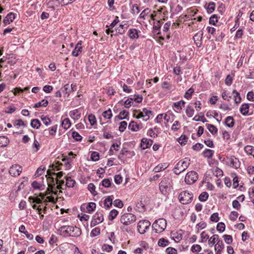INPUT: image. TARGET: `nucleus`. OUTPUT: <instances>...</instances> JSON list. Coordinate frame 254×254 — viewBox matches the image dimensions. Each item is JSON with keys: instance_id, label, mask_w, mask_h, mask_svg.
I'll return each mask as SVG.
<instances>
[{"instance_id": "f257e3e1", "label": "nucleus", "mask_w": 254, "mask_h": 254, "mask_svg": "<svg viewBox=\"0 0 254 254\" xmlns=\"http://www.w3.org/2000/svg\"><path fill=\"white\" fill-rule=\"evenodd\" d=\"M58 231L60 235L64 237H78L81 234V229L76 226H63L59 229Z\"/></svg>"}, {"instance_id": "f03ea898", "label": "nucleus", "mask_w": 254, "mask_h": 254, "mask_svg": "<svg viewBox=\"0 0 254 254\" xmlns=\"http://www.w3.org/2000/svg\"><path fill=\"white\" fill-rule=\"evenodd\" d=\"M171 180L168 177H164L159 184V190L161 193L164 195H167L169 194L171 191Z\"/></svg>"}, {"instance_id": "7ed1b4c3", "label": "nucleus", "mask_w": 254, "mask_h": 254, "mask_svg": "<svg viewBox=\"0 0 254 254\" xmlns=\"http://www.w3.org/2000/svg\"><path fill=\"white\" fill-rule=\"evenodd\" d=\"M167 221L164 218H159L155 220L152 224V228L155 233L163 232L166 228Z\"/></svg>"}, {"instance_id": "20e7f679", "label": "nucleus", "mask_w": 254, "mask_h": 254, "mask_svg": "<svg viewBox=\"0 0 254 254\" xmlns=\"http://www.w3.org/2000/svg\"><path fill=\"white\" fill-rule=\"evenodd\" d=\"M179 199L180 202L183 204L190 203L193 199V194L188 190L181 192L179 195Z\"/></svg>"}, {"instance_id": "39448f33", "label": "nucleus", "mask_w": 254, "mask_h": 254, "mask_svg": "<svg viewBox=\"0 0 254 254\" xmlns=\"http://www.w3.org/2000/svg\"><path fill=\"white\" fill-rule=\"evenodd\" d=\"M136 220L135 215L130 213H126L122 215L120 218L121 222L125 225H129L134 222Z\"/></svg>"}, {"instance_id": "423d86ee", "label": "nucleus", "mask_w": 254, "mask_h": 254, "mask_svg": "<svg viewBox=\"0 0 254 254\" xmlns=\"http://www.w3.org/2000/svg\"><path fill=\"white\" fill-rule=\"evenodd\" d=\"M198 179V174L194 171L188 172L185 177V181L188 185L194 183Z\"/></svg>"}, {"instance_id": "0eeeda50", "label": "nucleus", "mask_w": 254, "mask_h": 254, "mask_svg": "<svg viewBox=\"0 0 254 254\" xmlns=\"http://www.w3.org/2000/svg\"><path fill=\"white\" fill-rule=\"evenodd\" d=\"M150 222L147 220H141L137 224V230L141 234H143L149 228Z\"/></svg>"}, {"instance_id": "6e6552de", "label": "nucleus", "mask_w": 254, "mask_h": 254, "mask_svg": "<svg viewBox=\"0 0 254 254\" xmlns=\"http://www.w3.org/2000/svg\"><path fill=\"white\" fill-rule=\"evenodd\" d=\"M22 167L19 165H12L9 170V173L12 176L16 177L20 175L22 172Z\"/></svg>"}, {"instance_id": "1a4fd4ad", "label": "nucleus", "mask_w": 254, "mask_h": 254, "mask_svg": "<svg viewBox=\"0 0 254 254\" xmlns=\"http://www.w3.org/2000/svg\"><path fill=\"white\" fill-rule=\"evenodd\" d=\"M190 163L189 162L181 160L176 165V169L180 170L181 172H184L185 171L189 166Z\"/></svg>"}, {"instance_id": "9d476101", "label": "nucleus", "mask_w": 254, "mask_h": 254, "mask_svg": "<svg viewBox=\"0 0 254 254\" xmlns=\"http://www.w3.org/2000/svg\"><path fill=\"white\" fill-rule=\"evenodd\" d=\"M153 141L151 139L143 138L140 143V147L143 150L149 148L152 144Z\"/></svg>"}, {"instance_id": "9b49d317", "label": "nucleus", "mask_w": 254, "mask_h": 254, "mask_svg": "<svg viewBox=\"0 0 254 254\" xmlns=\"http://www.w3.org/2000/svg\"><path fill=\"white\" fill-rule=\"evenodd\" d=\"M128 128L133 131H136L143 128L141 123L137 124L135 121H131L128 126Z\"/></svg>"}, {"instance_id": "f8f14e48", "label": "nucleus", "mask_w": 254, "mask_h": 254, "mask_svg": "<svg viewBox=\"0 0 254 254\" xmlns=\"http://www.w3.org/2000/svg\"><path fill=\"white\" fill-rule=\"evenodd\" d=\"M230 163L229 165L235 169H238L240 167V162L239 159L234 156H231L229 158Z\"/></svg>"}, {"instance_id": "ddd939ff", "label": "nucleus", "mask_w": 254, "mask_h": 254, "mask_svg": "<svg viewBox=\"0 0 254 254\" xmlns=\"http://www.w3.org/2000/svg\"><path fill=\"white\" fill-rule=\"evenodd\" d=\"M140 31L138 30L135 28H131L129 30L128 35L131 39H137L139 37L138 33Z\"/></svg>"}, {"instance_id": "4468645a", "label": "nucleus", "mask_w": 254, "mask_h": 254, "mask_svg": "<svg viewBox=\"0 0 254 254\" xmlns=\"http://www.w3.org/2000/svg\"><path fill=\"white\" fill-rule=\"evenodd\" d=\"M15 18V14L13 12H10L5 17L3 22L5 25L9 24L13 22Z\"/></svg>"}, {"instance_id": "2eb2a0df", "label": "nucleus", "mask_w": 254, "mask_h": 254, "mask_svg": "<svg viewBox=\"0 0 254 254\" xmlns=\"http://www.w3.org/2000/svg\"><path fill=\"white\" fill-rule=\"evenodd\" d=\"M81 41H79L76 45L74 50L72 52V55L73 57H77L79 55V53H81L82 49V47L81 46Z\"/></svg>"}, {"instance_id": "dca6fc26", "label": "nucleus", "mask_w": 254, "mask_h": 254, "mask_svg": "<svg viewBox=\"0 0 254 254\" xmlns=\"http://www.w3.org/2000/svg\"><path fill=\"white\" fill-rule=\"evenodd\" d=\"M249 105L248 104H243L240 109L241 113L244 116L248 115L249 111Z\"/></svg>"}, {"instance_id": "f3484780", "label": "nucleus", "mask_w": 254, "mask_h": 254, "mask_svg": "<svg viewBox=\"0 0 254 254\" xmlns=\"http://www.w3.org/2000/svg\"><path fill=\"white\" fill-rule=\"evenodd\" d=\"M113 195L108 196L104 200V204L107 209L111 207L113 204Z\"/></svg>"}, {"instance_id": "a211bd4d", "label": "nucleus", "mask_w": 254, "mask_h": 254, "mask_svg": "<svg viewBox=\"0 0 254 254\" xmlns=\"http://www.w3.org/2000/svg\"><path fill=\"white\" fill-rule=\"evenodd\" d=\"M9 142V140L6 136H0V147L6 146Z\"/></svg>"}, {"instance_id": "6ab92c4d", "label": "nucleus", "mask_w": 254, "mask_h": 254, "mask_svg": "<svg viewBox=\"0 0 254 254\" xmlns=\"http://www.w3.org/2000/svg\"><path fill=\"white\" fill-rule=\"evenodd\" d=\"M93 219L100 223L104 220L103 214L102 212H97L93 216Z\"/></svg>"}, {"instance_id": "aec40b11", "label": "nucleus", "mask_w": 254, "mask_h": 254, "mask_svg": "<svg viewBox=\"0 0 254 254\" xmlns=\"http://www.w3.org/2000/svg\"><path fill=\"white\" fill-rule=\"evenodd\" d=\"M161 27V23L159 20L156 21V22H154L153 31H154V32H158V33L157 34L158 35H159L161 34V32H160Z\"/></svg>"}, {"instance_id": "412c9836", "label": "nucleus", "mask_w": 254, "mask_h": 254, "mask_svg": "<svg viewBox=\"0 0 254 254\" xmlns=\"http://www.w3.org/2000/svg\"><path fill=\"white\" fill-rule=\"evenodd\" d=\"M49 102L48 100L43 99L41 101L36 103L34 104L33 107L35 108H39L41 107H46L48 106Z\"/></svg>"}, {"instance_id": "4be33fe9", "label": "nucleus", "mask_w": 254, "mask_h": 254, "mask_svg": "<svg viewBox=\"0 0 254 254\" xmlns=\"http://www.w3.org/2000/svg\"><path fill=\"white\" fill-rule=\"evenodd\" d=\"M225 123L226 126L229 127H232L234 125V120L232 117L229 116L225 119Z\"/></svg>"}, {"instance_id": "5701e85b", "label": "nucleus", "mask_w": 254, "mask_h": 254, "mask_svg": "<svg viewBox=\"0 0 254 254\" xmlns=\"http://www.w3.org/2000/svg\"><path fill=\"white\" fill-rule=\"evenodd\" d=\"M194 113V110L193 107L190 105H188L186 109V113L187 116L189 118L192 117Z\"/></svg>"}, {"instance_id": "b1692460", "label": "nucleus", "mask_w": 254, "mask_h": 254, "mask_svg": "<svg viewBox=\"0 0 254 254\" xmlns=\"http://www.w3.org/2000/svg\"><path fill=\"white\" fill-rule=\"evenodd\" d=\"M205 6L207 12L208 13H211L215 10V3L214 2H210L207 4V5H206Z\"/></svg>"}, {"instance_id": "393cba45", "label": "nucleus", "mask_w": 254, "mask_h": 254, "mask_svg": "<svg viewBox=\"0 0 254 254\" xmlns=\"http://www.w3.org/2000/svg\"><path fill=\"white\" fill-rule=\"evenodd\" d=\"M31 126L34 128L38 129L40 128L41 124L38 119H33L31 121Z\"/></svg>"}, {"instance_id": "a878e982", "label": "nucleus", "mask_w": 254, "mask_h": 254, "mask_svg": "<svg viewBox=\"0 0 254 254\" xmlns=\"http://www.w3.org/2000/svg\"><path fill=\"white\" fill-rule=\"evenodd\" d=\"M213 154L214 151L209 149H205L202 152L203 156L208 158H211Z\"/></svg>"}, {"instance_id": "bb28decb", "label": "nucleus", "mask_w": 254, "mask_h": 254, "mask_svg": "<svg viewBox=\"0 0 254 254\" xmlns=\"http://www.w3.org/2000/svg\"><path fill=\"white\" fill-rule=\"evenodd\" d=\"M206 126L210 132L213 135L216 134L217 133L218 129L214 125L207 124Z\"/></svg>"}, {"instance_id": "cd10ccee", "label": "nucleus", "mask_w": 254, "mask_h": 254, "mask_svg": "<svg viewBox=\"0 0 254 254\" xmlns=\"http://www.w3.org/2000/svg\"><path fill=\"white\" fill-rule=\"evenodd\" d=\"M188 140V137L186 135H182L178 139L179 143L182 145H185L186 144Z\"/></svg>"}, {"instance_id": "c85d7f7f", "label": "nucleus", "mask_w": 254, "mask_h": 254, "mask_svg": "<svg viewBox=\"0 0 254 254\" xmlns=\"http://www.w3.org/2000/svg\"><path fill=\"white\" fill-rule=\"evenodd\" d=\"M194 92V89L192 88H190L185 92L184 97L188 100H190L191 98L192 95Z\"/></svg>"}, {"instance_id": "c756f323", "label": "nucleus", "mask_w": 254, "mask_h": 254, "mask_svg": "<svg viewBox=\"0 0 254 254\" xmlns=\"http://www.w3.org/2000/svg\"><path fill=\"white\" fill-rule=\"evenodd\" d=\"M232 94H234V100L235 103H239L241 101V97L240 96V93L236 90H234L232 92Z\"/></svg>"}, {"instance_id": "7c9ffc66", "label": "nucleus", "mask_w": 254, "mask_h": 254, "mask_svg": "<svg viewBox=\"0 0 254 254\" xmlns=\"http://www.w3.org/2000/svg\"><path fill=\"white\" fill-rule=\"evenodd\" d=\"M96 208V203L94 202H90L86 206V208L87 212L90 213L93 212Z\"/></svg>"}, {"instance_id": "2f4dec72", "label": "nucleus", "mask_w": 254, "mask_h": 254, "mask_svg": "<svg viewBox=\"0 0 254 254\" xmlns=\"http://www.w3.org/2000/svg\"><path fill=\"white\" fill-rule=\"evenodd\" d=\"M62 92L64 95L69 96L70 92V88L69 84H66L62 88Z\"/></svg>"}, {"instance_id": "473e14b6", "label": "nucleus", "mask_w": 254, "mask_h": 254, "mask_svg": "<svg viewBox=\"0 0 254 254\" xmlns=\"http://www.w3.org/2000/svg\"><path fill=\"white\" fill-rule=\"evenodd\" d=\"M208 196V193L206 191H203L201 192L198 196V199L200 201L204 202L207 200Z\"/></svg>"}, {"instance_id": "72a5a7b5", "label": "nucleus", "mask_w": 254, "mask_h": 254, "mask_svg": "<svg viewBox=\"0 0 254 254\" xmlns=\"http://www.w3.org/2000/svg\"><path fill=\"white\" fill-rule=\"evenodd\" d=\"M219 240V236L217 234L213 235L209 239L208 244L212 247Z\"/></svg>"}, {"instance_id": "f704fd0d", "label": "nucleus", "mask_w": 254, "mask_h": 254, "mask_svg": "<svg viewBox=\"0 0 254 254\" xmlns=\"http://www.w3.org/2000/svg\"><path fill=\"white\" fill-rule=\"evenodd\" d=\"M119 212L116 209H113L112 210L109 215V220L110 221H113L118 215Z\"/></svg>"}, {"instance_id": "c9c22d12", "label": "nucleus", "mask_w": 254, "mask_h": 254, "mask_svg": "<svg viewBox=\"0 0 254 254\" xmlns=\"http://www.w3.org/2000/svg\"><path fill=\"white\" fill-rule=\"evenodd\" d=\"M244 150L248 154L254 156V147L253 146L247 145L245 147Z\"/></svg>"}, {"instance_id": "e433bc0d", "label": "nucleus", "mask_w": 254, "mask_h": 254, "mask_svg": "<svg viewBox=\"0 0 254 254\" xmlns=\"http://www.w3.org/2000/svg\"><path fill=\"white\" fill-rule=\"evenodd\" d=\"M66 186L67 187H73L75 181L71 179L70 177H66Z\"/></svg>"}, {"instance_id": "4c0bfd02", "label": "nucleus", "mask_w": 254, "mask_h": 254, "mask_svg": "<svg viewBox=\"0 0 254 254\" xmlns=\"http://www.w3.org/2000/svg\"><path fill=\"white\" fill-rule=\"evenodd\" d=\"M169 243V242L168 240L162 238L159 240L158 242V245L160 247H166V246L168 245Z\"/></svg>"}, {"instance_id": "58836bf2", "label": "nucleus", "mask_w": 254, "mask_h": 254, "mask_svg": "<svg viewBox=\"0 0 254 254\" xmlns=\"http://www.w3.org/2000/svg\"><path fill=\"white\" fill-rule=\"evenodd\" d=\"M62 125L64 129H67L71 125L69 119L68 118L64 119L62 122Z\"/></svg>"}, {"instance_id": "ea45409f", "label": "nucleus", "mask_w": 254, "mask_h": 254, "mask_svg": "<svg viewBox=\"0 0 254 254\" xmlns=\"http://www.w3.org/2000/svg\"><path fill=\"white\" fill-rule=\"evenodd\" d=\"M127 27L128 26L127 25V24H121L117 29V30H118V33L120 34H124L125 32V29H127Z\"/></svg>"}, {"instance_id": "a19ab883", "label": "nucleus", "mask_w": 254, "mask_h": 254, "mask_svg": "<svg viewBox=\"0 0 254 254\" xmlns=\"http://www.w3.org/2000/svg\"><path fill=\"white\" fill-rule=\"evenodd\" d=\"M216 229L220 233L223 232L225 230V225L223 222H219L216 226Z\"/></svg>"}, {"instance_id": "79ce46f5", "label": "nucleus", "mask_w": 254, "mask_h": 254, "mask_svg": "<svg viewBox=\"0 0 254 254\" xmlns=\"http://www.w3.org/2000/svg\"><path fill=\"white\" fill-rule=\"evenodd\" d=\"M40 145L39 142L36 139H34V142L32 145V149L34 152H37L40 149Z\"/></svg>"}, {"instance_id": "37998d69", "label": "nucleus", "mask_w": 254, "mask_h": 254, "mask_svg": "<svg viewBox=\"0 0 254 254\" xmlns=\"http://www.w3.org/2000/svg\"><path fill=\"white\" fill-rule=\"evenodd\" d=\"M143 116L145 117V118H148V120L151 115H152V111L151 110H147L146 108H143L142 112Z\"/></svg>"}, {"instance_id": "c03bdc74", "label": "nucleus", "mask_w": 254, "mask_h": 254, "mask_svg": "<svg viewBox=\"0 0 254 254\" xmlns=\"http://www.w3.org/2000/svg\"><path fill=\"white\" fill-rule=\"evenodd\" d=\"M72 137L77 141H81L82 139V137L75 131L72 132Z\"/></svg>"}, {"instance_id": "a18cd8bd", "label": "nucleus", "mask_w": 254, "mask_h": 254, "mask_svg": "<svg viewBox=\"0 0 254 254\" xmlns=\"http://www.w3.org/2000/svg\"><path fill=\"white\" fill-rule=\"evenodd\" d=\"M90 159L93 161H98L99 159V153L96 151L92 152L91 154Z\"/></svg>"}, {"instance_id": "49530a36", "label": "nucleus", "mask_w": 254, "mask_h": 254, "mask_svg": "<svg viewBox=\"0 0 254 254\" xmlns=\"http://www.w3.org/2000/svg\"><path fill=\"white\" fill-rule=\"evenodd\" d=\"M100 233V229L98 227H96L92 229L90 233V236L91 237H94L99 235Z\"/></svg>"}, {"instance_id": "de8ad7c7", "label": "nucleus", "mask_w": 254, "mask_h": 254, "mask_svg": "<svg viewBox=\"0 0 254 254\" xmlns=\"http://www.w3.org/2000/svg\"><path fill=\"white\" fill-rule=\"evenodd\" d=\"M166 167H167L165 166V165H163L162 164H159L153 169V171L155 172V173L159 172L165 169Z\"/></svg>"}, {"instance_id": "09e8293b", "label": "nucleus", "mask_w": 254, "mask_h": 254, "mask_svg": "<svg viewBox=\"0 0 254 254\" xmlns=\"http://www.w3.org/2000/svg\"><path fill=\"white\" fill-rule=\"evenodd\" d=\"M224 248V245L222 240H219L217 242L215 246V250H223Z\"/></svg>"}, {"instance_id": "8fccbe9b", "label": "nucleus", "mask_w": 254, "mask_h": 254, "mask_svg": "<svg viewBox=\"0 0 254 254\" xmlns=\"http://www.w3.org/2000/svg\"><path fill=\"white\" fill-rule=\"evenodd\" d=\"M103 116L106 119H110L112 117V113L110 109L104 111L102 114Z\"/></svg>"}, {"instance_id": "3c124183", "label": "nucleus", "mask_w": 254, "mask_h": 254, "mask_svg": "<svg viewBox=\"0 0 254 254\" xmlns=\"http://www.w3.org/2000/svg\"><path fill=\"white\" fill-rule=\"evenodd\" d=\"M218 17L216 14H213L209 18V22L210 24L215 25L218 21Z\"/></svg>"}, {"instance_id": "603ef678", "label": "nucleus", "mask_w": 254, "mask_h": 254, "mask_svg": "<svg viewBox=\"0 0 254 254\" xmlns=\"http://www.w3.org/2000/svg\"><path fill=\"white\" fill-rule=\"evenodd\" d=\"M180 127L181 125L180 122L178 121H176L172 125L171 129L174 131H177L178 130Z\"/></svg>"}, {"instance_id": "864d4df0", "label": "nucleus", "mask_w": 254, "mask_h": 254, "mask_svg": "<svg viewBox=\"0 0 254 254\" xmlns=\"http://www.w3.org/2000/svg\"><path fill=\"white\" fill-rule=\"evenodd\" d=\"M101 184L105 188H109L111 186V182L109 179H105L102 180Z\"/></svg>"}, {"instance_id": "5fc2aeb1", "label": "nucleus", "mask_w": 254, "mask_h": 254, "mask_svg": "<svg viewBox=\"0 0 254 254\" xmlns=\"http://www.w3.org/2000/svg\"><path fill=\"white\" fill-rule=\"evenodd\" d=\"M223 238L226 244H230L233 242V238L231 235H224L223 236Z\"/></svg>"}, {"instance_id": "6e6d98bb", "label": "nucleus", "mask_w": 254, "mask_h": 254, "mask_svg": "<svg viewBox=\"0 0 254 254\" xmlns=\"http://www.w3.org/2000/svg\"><path fill=\"white\" fill-rule=\"evenodd\" d=\"M203 35V32L200 31L195 34L193 37V40L195 42L201 41V39Z\"/></svg>"}, {"instance_id": "4d7b16f0", "label": "nucleus", "mask_w": 254, "mask_h": 254, "mask_svg": "<svg viewBox=\"0 0 254 254\" xmlns=\"http://www.w3.org/2000/svg\"><path fill=\"white\" fill-rule=\"evenodd\" d=\"M88 121L91 126H93L96 123V119L95 115L90 114L88 116Z\"/></svg>"}, {"instance_id": "13d9d810", "label": "nucleus", "mask_w": 254, "mask_h": 254, "mask_svg": "<svg viewBox=\"0 0 254 254\" xmlns=\"http://www.w3.org/2000/svg\"><path fill=\"white\" fill-rule=\"evenodd\" d=\"M149 12L150 9L148 8H146L141 12V13L139 15V18L145 19L146 16L149 13Z\"/></svg>"}, {"instance_id": "bf43d9fd", "label": "nucleus", "mask_w": 254, "mask_h": 254, "mask_svg": "<svg viewBox=\"0 0 254 254\" xmlns=\"http://www.w3.org/2000/svg\"><path fill=\"white\" fill-rule=\"evenodd\" d=\"M127 126V122L126 121H122L120 123L119 129L121 132H124L126 129Z\"/></svg>"}, {"instance_id": "052dcab7", "label": "nucleus", "mask_w": 254, "mask_h": 254, "mask_svg": "<svg viewBox=\"0 0 254 254\" xmlns=\"http://www.w3.org/2000/svg\"><path fill=\"white\" fill-rule=\"evenodd\" d=\"M69 115L70 117H75L77 119L79 118L81 116L80 113H79V111L78 109H75L73 111H71L69 112Z\"/></svg>"}, {"instance_id": "680f3d73", "label": "nucleus", "mask_w": 254, "mask_h": 254, "mask_svg": "<svg viewBox=\"0 0 254 254\" xmlns=\"http://www.w3.org/2000/svg\"><path fill=\"white\" fill-rule=\"evenodd\" d=\"M132 101H133L132 98H129L127 99V100H126L124 102V103L125 107H126L127 108H129L133 103Z\"/></svg>"}, {"instance_id": "e2e57ef3", "label": "nucleus", "mask_w": 254, "mask_h": 254, "mask_svg": "<svg viewBox=\"0 0 254 254\" xmlns=\"http://www.w3.org/2000/svg\"><path fill=\"white\" fill-rule=\"evenodd\" d=\"M210 219L212 222H217L219 220V217L218 216V213L217 212L213 213L210 218Z\"/></svg>"}, {"instance_id": "0e129e2a", "label": "nucleus", "mask_w": 254, "mask_h": 254, "mask_svg": "<svg viewBox=\"0 0 254 254\" xmlns=\"http://www.w3.org/2000/svg\"><path fill=\"white\" fill-rule=\"evenodd\" d=\"M201 250V247L199 245H193L191 248V251L193 253L199 252Z\"/></svg>"}, {"instance_id": "69168bd1", "label": "nucleus", "mask_w": 254, "mask_h": 254, "mask_svg": "<svg viewBox=\"0 0 254 254\" xmlns=\"http://www.w3.org/2000/svg\"><path fill=\"white\" fill-rule=\"evenodd\" d=\"M58 127V125H55L53 127H52L50 128H49L48 130L49 131V133L50 135L52 136H54L56 134V133L57 132Z\"/></svg>"}, {"instance_id": "338daca9", "label": "nucleus", "mask_w": 254, "mask_h": 254, "mask_svg": "<svg viewBox=\"0 0 254 254\" xmlns=\"http://www.w3.org/2000/svg\"><path fill=\"white\" fill-rule=\"evenodd\" d=\"M238 216V213L235 211L231 212L229 218L231 221H234L236 220Z\"/></svg>"}, {"instance_id": "774afa93", "label": "nucleus", "mask_w": 254, "mask_h": 254, "mask_svg": "<svg viewBox=\"0 0 254 254\" xmlns=\"http://www.w3.org/2000/svg\"><path fill=\"white\" fill-rule=\"evenodd\" d=\"M166 252L168 254H177V250L172 247L167 248Z\"/></svg>"}]
</instances>
